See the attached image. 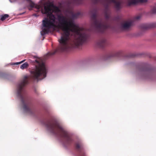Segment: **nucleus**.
I'll return each mask as SVG.
<instances>
[{
    "mask_svg": "<svg viewBox=\"0 0 156 156\" xmlns=\"http://www.w3.org/2000/svg\"><path fill=\"white\" fill-rule=\"evenodd\" d=\"M83 0H71L69 1V4H80L82 3Z\"/></svg>",
    "mask_w": 156,
    "mask_h": 156,
    "instance_id": "nucleus-12",
    "label": "nucleus"
},
{
    "mask_svg": "<svg viewBox=\"0 0 156 156\" xmlns=\"http://www.w3.org/2000/svg\"><path fill=\"white\" fill-rule=\"evenodd\" d=\"M34 58L36 59L34 61L36 64L35 68L31 71L32 76L34 80H41L46 76L47 71L45 64L40 58L36 56H34Z\"/></svg>",
    "mask_w": 156,
    "mask_h": 156,
    "instance_id": "nucleus-6",
    "label": "nucleus"
},
{
    "mask_svg": "<svg viewBox=\"0 0 156 156\" xmlns=\"http://www.w3.org/2000/svg\"><path fill=\"white\" fill-rule=\"evenodd\" d=\"M29 77L25 76L18 83L17 87V94L21 100L24 111L30 114L34 113V111L31 107V104L29 100L24 87L29 83Z\"/></svg>",
    "mask_w": 156,
    "mask_h": 156,
    "instance_id": "nucleus-5",
    "label": "nucleus"
},
{
    "mask_svg": "<svg viewBox=\"0 0 156 156\" xmlns=\"http://www.w3.org/2000/svg\"><path fill=\"white\" fill-rule=\"evenodd\" d=\"M147 2V0H131L129 2V5H135L139 2L145 3Z\"/></svg>",
    "mask_w": 156,
    "mask_h": 156,
    "instance_id": "nucleus-10",
    "label": "nucleus"
},
{
    "mask_svg": "<svg viewBox=\"0 0 156 156\" xmlns=\"http://www.w3.org/2000/svg\"><path fill=\"white\" fill-rule=\"evenodd\" d=\"M9 16V15L7 14H5L4 15H0V20L3 21L5 20L7 18H8Z\"/></svg>",
    "mask_w": 156,
    "mask_h": 156,
    "instance_id": "nucleus-14",
    "label": "nucleus"
},
{
    "mask_svg": "<svg viewBox=\"0 0 156 156\" xmlns=\"http://www.w3.org/2000/svg\"><path fill=\"white\" fill-rule=\"evenodd\" d=\"M75 146L79 156H87L84 151L83 145L81 142H76L75 144Z\"/></svg>",
    "mask_w": 156,
    "mask_h": 156,
    "instance_id": "nucleus-8",
    "label": "nucleus"
},
{
    "mask_svg": "<svg viewBox=\"0 0 156 156\" xmlns=\"http://www.w3.org/2000/svg\"><path fill=\"white\" fill-rule=\"evenodd\" d=\"M133 25V21L129 20L122 22L120 24V28L122 30L128 31L131 30Z\"/></svg>",
    "mask_w": 156,
    "mask_h": 156,
    "instance_id": "nucleus-7",
    "label": "nucleus"
},
{
    "mask_svg": "<svg viewBox=\"0 0 156 156\" xmlns=\"http://www.w3.org/2000/svg\"><path fill=\"white\" fill-rule=\"evenodd\" d=\"M79 15V14L78 13L75 14L73 15V18H76Z\"/></svg>",
    "mask_w": 156,
    "mask_h": 156,
    "instance_id": "nucleus-17",
    "label": "nucleus"
},
{
    "mask_svg": "<svg viewBox=\"0 0 156 156\" xmlns=\"http://www.w3.org/2000/svg\"><path fill=\"white\" fill-rule=\"evenodd\" d=\"M57 20L58 21L56 22L57 26L62 31L61 38L58 40L60 45L56 50L49 52L48 53L49 55H53L57 52L66 51L73 47L72 44H69L71 41L70 32L75 34L72 43L76 46L81 45L87 41L88 37V35L85 33L81 32L78 27L72 21L68 20L66 17L62 15H58Z\"/></svg>",
    "mask_w": 156,
    "mask_h": 156,
    "instance_id": "nucleus-1",
    "label": "nucleus"
},
{
    "mask_svg": "<svg viewBox=\"0 0 156 156\" xmlns=\"http://www.w3.org/2000/svg\"><path fill=\"white\" fill-rule=\"evenodd\" d=\"M25 60V59L24 60L20 62H16L14 64H16V65H18V64H20L22 63L23 62H24Z\"/></svg>",
    "mask_w": 156,
    "mask_h": 156,
    "instance_id": "nucleus-18",
    "label": "nucleus"
},
{
    "mask_svg": "<svg viewBox=\"0 0 156 156\" xmlns=\"http://www.w3.org/2000/svg\"><path fill=\"white\" fill-rule=\"evenodd\" d=\"M98 45L101 48H103L107 45L106 39L105 37L100 38L97 42Z\"/></svg>",
    "mask_w": 156,
    "mask_h": 156,
    "instance_id": "nucleus-9",
    "label": "nucleus"
},
{
    "mask_svg": "<svg viewBox=\"0 0 156 156\" xmlns=\"http://www.w3.org/2000/svg\"><path fill=\"white\" fill-rule=\"evenodd\" d=\"M26 0L29 2L30 7H35L38 10L41 9L42 13L47 14L49 17L48 18H45L42 21L43 26L44 28L41 33L42 35L48 34L51 28L56 27L55 24L56 18L52 13L59 12L60 10L58 7L55 5L53 1L41 0L39 5H38L35 4L31 0Z\"/></svg>",
    "mask_w": 156,
    "mask_h": 156,
    "instance_id": "nucleus-3",
    "label": "nucleus"
},
{
    "mask_svg": "<svg viewBox=\"0 0 156 156\" xmlns=\"http://www.w3.org/2000/svg\"><path fill=\"white\" fill-rule=\"evenodd\" d=\"M140 18V16H136V17L135 18V19L136 20H139Z\"/></svg>",
    "mask_w": 156,
    "mask_h": 156,
    "instance_id": "nucleus-19",
    "label": "nucleus"
},
{
    "mask_svg": "<svg viewBox=\"0 0 156 156\" xmlns=\"http://www.w3.org/2000/svg\"><path fill=\"white\" fill-rule=\"evenodd\" d=\"M152 12L153 13H156V7H154L151 10Z\"/></svg>",
    "mask_w": 156,
    "mask_h": 156,
    "instance_id": "nucleus-16",
    "label": "nucleus"
},
{
    "mask_svg": "<svg viewBox=\"0 0 156 156\" xmlns=\"http://www.w3.org/2000/svg\"><path fill=\"white\" fill-rule=\"evenodd\" d=\"M120 52L119 51L115 53H112L108 55V58H110L112 57L115 56H118L120 54Z\"/></svg>",
    "mask_w": 156,
    "mask_h": 156,
    "instance_id": "nucleus-13",
    "label": "nucleus"
},
{
    "mask_svg": "<svg viewBox=\"0 0 156 156\" xmlns=\"http://www.w3.org/2000/svg\"><path fill=\"white\" fill-rule=\"evenodd\" d=\"M156 25L154 23L150 24H144L141 26V28L144 30H147L151 28L156 27Z\"/></svg>",
    "mask_w": 156,
    "mask_h": 156,
    "instance_id": "nucleus-11",
    "label": "nucleus"
},
{
    "mask_svg": "<svg viewBox=\"0 0 156 156\" xmlns=\"http://www.w3.org/2000/svg\"><path fill=\"white\" fill-rule=\"evenodd\" d=\"M29 66L27 62H25L20 67V68L22 69H24L27 68Z\"/></svg>",
    "mask_w": 156,
    "mask_h": 156,
    "instance_id": "nucleus-15",
    "label": "nucleus"
},
{
    "mask_svg": "<svg viewBox=\"0 0 156 156\" xmlns=\"http://www.w3.org/2000/svg\"><path fill=\"white\" fill-rule=\"evenodd\" d=\"M46 125L52 133L62 139L64 144H68L72 142L70 134L58 122L53 120H49L46 122Z\"/></svg>",
    "mask_w": 156,
    "mask_h": 156,
    "instance_id": "nucleus-4",
    "label": "nucleus"
},
{
    "mask_svg": "<svg viewBox=\"0 0 156 156\" xmlns=\"http://www.w3.org/2000/svg\"><path fill=\"white\" fill-rule=\"evenodd\" d=\"M94 4L100 3L103 5L104 15L105 20L103 21L102 19H97V10L94 9L90 11L92 24L98 33H103L106 30L111 28V24L108 21L110 17V11L109 7L112 3L114 4V7L117 10L121 8L122 2L120 0H91Z\"/></svg>",
    "mask_w": 156,
    "mask_h": 156,
    "instance_id": "nucleus-2",
    "label": "nucleus"
}]
</instances>
